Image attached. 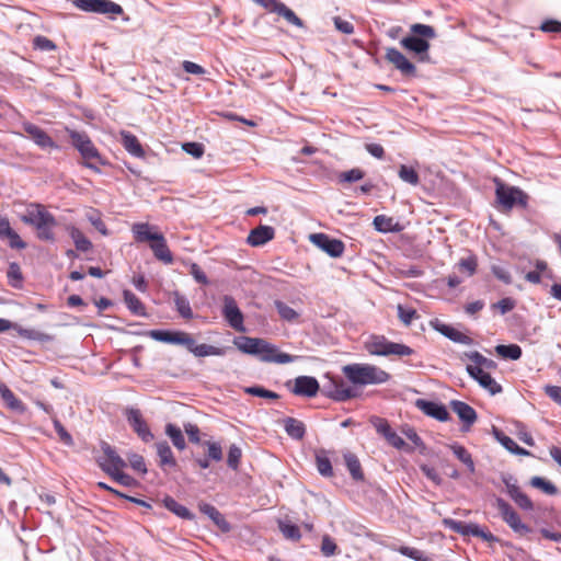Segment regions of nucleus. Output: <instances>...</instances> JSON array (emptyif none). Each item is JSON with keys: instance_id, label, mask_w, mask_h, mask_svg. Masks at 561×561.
I'll use <instances>...</instances> for the list:
<instances>
[{"instance_id": "nucleus-1", "label": "nucleus", "mask_w": 561, "mask_h": 561, "mask_svg": "<svg viewBox=\"0 0 561 561\" xmlns=\"http://www.w3.org/2000/svg\"><path fill=\"white\" fill-rule=\"evenodd\" d=\"M343 374L354 385H380L389 380L383 369L369 364H350L343 367Z\"/></svg>"}, {"instance_id": "nucleus-2", "label": "nucleus", "mask_w": 561, "mask_h": 561, "mask_svg": "<svg viewBox=\"0 0 561 561\" xmlns=\"http://www.w3.org/2000/svg\"><path fill=\"white\" fill-rule=\"evenodd\" d=\"M133 232L135 239L138 242H150V249L154 256L165 264H170L173 261L172 254L167 245L163 234L159 232H152L151 227L148 224H135L133 226Z\"/></svg>"}, {"instance_id": "nucleus-3", "label": "nucleus", "mask_w": 561, "mask_h": 561, "mask_svg": "<svg viewBox=\"0 0 561 561\" xmlns=\"http://www.w3.org/2000/svg\"><path fill=\"white\" fill-rule=\"evenodd\" d=\"M365 348L369 354L378 356H410L413 354V350L408 345L390 342L383 335H371L365 342Z\"/></svg>"}, {"instance_id": "nucleus-4", "label": "nucleus", "mask_w": 561, "mask_h": 561, "mask_svg": "<svg viewBox=\"0 0 561 561\" xmlns=\"http://www.w3.org/2000/svg\"><path fill=\"white\" fill-rule=\"evenodd\" d=\"M69 137L72 146L80 152L84 160V165L94 172H100L98 165L93 162H102L101 156L85 133L69 130Z\"/></svg>"}, {"instance_id": "nucleus-5", "label": "nucleus", "mask_w": 561, "mask_h": 561, "mask_svg": "<svg viewBox=\"0 0 561 561\" xmlns=\"http://www.w3.org/2000/svg\"><path fill=\"white\" fill-rule=\"evenodd\" d=\"M495 194L497 203L505 209H511L515 205L526 206L527 195L518 187L504 184L495 179Z\"/></svg>"}, {"instance_id": "nucleus-6", "label": "nucleus", "mask_w": 561, "mask_h": 561, "mask_svg": "<svg viewBox=\"0 0 561 561\" xmlns=\"http://www.w3.org/2000/svg\"><path fill=\"white\" fill-rule=\"evenodd\" d=\"M77 8L85 12L118 15L123 8L111 0H73Z\"/></svg>"}, {"instance_id": "nucleus-7", "label": "nucleus", "mask_w": 561, "mask_h": 561, "mask_svg": "<svg viewBox=\"0 0 561 561\" xmlns=\"http://www.w3.org/2000/svg\"><path fill=\"white\" fill-rule=\"evenodd\" d=\"M496 508L499 510L503 520L518 535L524 536L530 531V528L522 523L518 514L503 499L496 500Z\"/></svg>"}, {"instance_id": "nucleus-8", "label": "nucleus", "mask_w": 561, "mask_h": 561, "mask_svg": "<svg viewBox=\"0 0 561 561\" xmlns=\"http://www.w3.org/2000/svg\"><path fill=\"white\" fill-rule=\"evenodd\" d=\"M101 449L104 454L103 458L98 460L100 468L107 474H111L126 467V461L116 453V450L107 443L102 442Z\"/></svg>"}, {"instance_id": "nucleus-9", "label": "nucleus", "mask_w": 561, "mask_h": 561, "mask_svg": "<svg viewBox=\"0 0 561 561\" xmlns=\"http://www.w3.org/2000/svg\"><path fill=\"white\" fill-rule=\"evenodd\" d=\"M255 356L262 362L276 364L293 363L297 358V356L280 352L275 345L265 340L262 341V345L259 346V352Z\"/></svg>"}, {"instance_id": "nucleus-10", "label": "nucleus", "mask_w": 561, "mask_h": 561, "mask_svg": "<svg viewBox=\"0 0 561 561\" xmlns=\"http://www.w3.org/2000/svg\"><path fill=\"white\" fill-rule=\"evenodd\" d=\"M21 220L30 226L37 227L39 225H46L47 221L53 224L54 216L46 210L41 204H30L25 213L21 216Z\"/></svg>"}, {"instance_id": "nucleus-11", "label": "nucleus", "mask_w": 561, "mask_h": 561, "mask_svg": "<svg viewBox=\"0 0 561 561\" xmlns=\"http://www.w3.org/2000/svg\"><path fill=\"white\" fill-rule=\"evenodd\" d=\"M149 336L163 343L183 345L185 347H187V344L192 345V335L182 331L151 330Z\"/></svg>"}, {"instance_id": "nucleus-12", "label": "nucleus", "mask_w": 561, "mask_h": 561, "mask_svg": "<svg viewBox=\"0 0 561 561\" xmlns=\"http://www.w3.org/2000/svg\"><path fill=\"white\" fill-rule=\"evenodd\" d=\"M311 241L332 257H340L344 252V243L323 233L310 237Z\"/></svg>"}, {"instance_id": "nucleus-13", "label": "nucleus", "mask_w": 561, "mask_h": 561, "mask_svg": "<svg viewBox=\"0 0 561 561\" xmlns=\"http://www.w3.org/2000/svg\"><path fill=\"white\" fill-rule=\"evenodd\" d=\"M10 329L15 330L19 333V335L27 340L39 342H49L53 340V337L47 333H43L33 329H24L19 324L13 323L7 319H0V333L8 331Z\"/></svg>"}, {"instance_id": "nucleus-14", "label": "nucleus", "mask_w": 561, "mask_h": 561, "mask_svg": "<svg viewBox=\"0 0 561 561\" xmlns=\"http://www.w3.org/2000/svg\"><path fill=\"white\" fill-rule=\"evenodd\" d=\"M224 316L228 323L237 331H244L243 316L237 302L232 297L226 296L224 299Z\"/></svg>"}, {"instance_id": "nucleus-15", "label": "nucleus", "mask_w": 561, "mask_h": 561, "mask_svg": "<svg viewBox=\"0 0 561 561\" xmlns=\"http://www.w3.org/2000/svg\"><path fill=\"white\" fill-rule=\"evenodd\" d=\"M126 417L129 425L144 442H149L153 438L152 433L150 432L146 421L142 419V415L138 409H128L126 411Z\"/></svg>"}, {"instance_id": "nucleus-16", "label": "nucleus", "mask_w": 561, "mask_h": 561, "mask_svg": "<svg viewBox=\"0 0 561 561\" xmlns=\"http://www.w3.org/2000/svg\"><path fill=\"white\" fill-rule=\"evenodd\" d=\"M386 59L400 70L402 75L413 76L415 73L414 65L397 48H387Z\"/></svg>"}, {"instance_id": "nucleus-17", "label": "nucleus", "mask_w": 561, "mask_h": 561, "mask_svg": "<svg viewBox=\"0 0 561 561\" xmlns=\"http://www.w3.org/2000/svg\"><path fill=\"white\" fill-rule=\"evenodd\" d=\"M400 44L408 50L415 53L419 55L420 61H428L430 56L427 50L430 48V43L421 38L419 36H407L400 41Z\"/></svg>"}, {"instance_id": "nucleus-18", "label": "nucleus", "mask_w": 561, "mask_h": 561, "mask_svg": "<svg viewBox=\"0 0 561 561\" xmlns=\"http://www.w3.org/2000/svg\"><path fill=\"white\" fill-rule=\"evenodd\" d=\"M468 374L478 381V383L491 394H496L502 391V387L491 377L488 371L480 370L476 367H467Z\"/></svg>"}, {"instance_id": "nucleus-19", "label": "nucleus", "mask_w": 561, "mask_h": 561, "mask_svg": "<svg viewBox=\"0 0 561 561\" xmlns=\"http://www.w3.org/2000/svg\"><path fill=\"white\" fill-rule=\"evenodd\" d=\"M324 391L339 401H345L354 397V390L347 387L342 379L330 378V383L324 386Z\"/></svg>"}, {"instance_id": "nucleus-20", "label": "nucleus", "mask_w": 561, "mask_h": 561, "mask_svg": "<svg viewBox=\"0 0 561 561\" xmlns=\"http://www.w3.org/2000/svg\"><path fill=\"white\" fill-rule=\"evenodd\" d=\"M24 131L27 134V136L41 148L48 149V148H56L55 141L38 126L26 123L23 125Z\"/></svg>"}, {"instance_id": "nucleus-21", "label": "nucleus", "mask_w": 561, "mask_h": 561, "mask_svg": "<svg viewBox=\"0 0 561 561\" xmlns=\"http://www.w3.org/2000/svg\"><path fill=\"white\" fill-rule=\"evenodd\" d=\"M293 391L298 396L314 397L319 391V382L314 377L299 376L295 379Z\"/></svg>"}, {"instance_id": "nucleus-22", "label": "nucleus", "mask_w": 561, "mask_h": 561, "mask_svg": "<svg viewBox=\"0 0 561 561\" xmlns=\"http://www.w3.org/2000/svg\"><path fill=\"white\" fill-rule=\"evenodd\" d=\"M374 425L376 431L381 434L391 446L397 449H402L405 447V442L403 438L391 430L389 423L386 420L378 419Z\"/></svg>"}, {"instance_id": "nucleus-23", "label": "nucleus", "mask_w": 561, "mask_h": 561, "mask_svg": "<svg viewBox=\"0 0 561 561\" xmlns=\"http://www.w3.org/2000/svg\"><path fill=\"white\" fill-rule=\"evenodd\" d=\"M274 233V228L270 226H259L250 231L247 241L252 247H260L272 240Z\"/></svg>"}, {"instance_id": "nucleus-24", "label": "nucleus", "mask_w": 561, "mask_h": 561, "mask_svg": "<svg viewBox=\"0 0 561 561\" xmlns=\"http://www.w3.org/2000/svg\"><path fill=\"white\" fill-rule=\"evenodd\" d=\"M416 405L426 414L438 421H447L449 413L443 404L431 401L417 400Z\"/></svg>"}, {"instance_id": "nucleus-25", "label": "nucleus", "mask_w": 561, "mask_h": 561, "mask_svg": "<svg viewBox=\"0 0 561 561\" xmlns=\"http://www.w3.org/2000/svg\"><path fill=\"white\" fill-rule=\"evenodd\" d=\"M443 524L445 527L460 535H471L474 537L480 535V527L477 524H466L451 518H444Z\"/></svg>"}, {"instance_id": "nucleus-26", "label": "nucleus", "mask_w": 561, "mask_h": 561, "mask_svg": "<svg viewBox=\"0 0 561 561\" xmlns=\"http://www.w3.org/2000/svg\"><path fill=\"white\" fill-rule=\"evenodd\" d=\"M450 407L458 417L468 426L477 421V413L472 407L462 401H451Z\"/></svg>"}, {"instance_id": "nucleus-27", "label": "nucleus", "mask_w": 561, "mask_h": 561, "mask_svg": "<svg viewBox=\"0 0 561 561\" xmlns=\"http://www.w3.org/2000/svg\"><path fill=\"white\" fill-rule=\"evenodd\" d=\"M198 508L203 514L207 515L222 531L230 530V524L215 506L208 503H201Z\"/></svg>"}, {"instance_id": "nucleus-28", "label": "nucleus", "mask_w": 561, "mask_h": 561, "mask_svg": "<svg viewBox=\"0 0 561 561\" xmlns=\"http://www.w3.org/2000/svg\"><path fill=\"white\" fill-rule=\"evenodd\" d=\"M191 353H193L196 357H205V356H222L225 355V350L221 347L208 345V344H196L195 340L192 337V345L187 344L186 347Z\"/></svg>"}, {"instance_id": "nucleus-29", "label": "nucleus", "mask_w": 561, "mask_h": 561, "mask_svg": "<svg viewBox=\"0 0 561 561\" xmlns=\"http://www.w3.org/2000/svg\"><path fill=\"white\" fill-rule=\"evenodd\" d=\"M373 224L375 229L380 232H400L403 229L399 221L385 215L376 216Z\"/></svg>"}, {"instance_id": "nucleus-30", "label": "nucleus", "mask_w": 561, "mask_h": 561, "mask_svg": "<svg viewBox=\"0 0 561 561\" xmlns=\"http://www.w3.org/2000/svg\"><path fill=\"white\" fill-rule=\"evenodd\" d=\"M157 455L159 457L160 467H175L176 460L167 442H158L156 444Z\"/></svg>"}, {"instance_id": "nucleus-31", "label": "nucleus", "mask_w": 561, "mask_h": 561, "mask_svg": "<svg viewBox=\"0 0 561 561\" xmlns=\"http://www.w3.org/2000/svg\"><path fill=\"white\" fill-rule=\"evenodd\" d=\"M0 394L10 410L19 413L25 412V405L23 402L19 400L4 383H0Z\"/></svg>"}, {"instance_id": "nucleus-32", "label": "nucleus", "mask_w": 561, "mask_h": 561, "mask_svg": "<svg viewBox=\"0 0 561 561\" xmlns=\"http://www.w3.org/2000/svg\"><path fill=\"white\" fill-rule=\"evenodd\" d=\"M343 457H344L345 466H346L351 477L355 481H363L364 472H363L362 465H360L357 456L354 455L353 453L347 451L344 454Z\"/></svg>"}, {"instance_id": "nucleus-33", "label": "nucleus", "mask_w": 561, "mask_h": 561, "mask_svg": "<svg viewBox=\"0 0 561 561\" xmlns=\"http://www.w3.org/2000/svg\"><path fill=\"white\" fill-rule=\"evenodd\" d=\"M496 440L505 447L508 451L519 456H529L530 453L522 447H519L511 437L506 436L499 430L493 431Z\"/></svg>"}, {"instance_id": "nucleus-34", "label": "nucleus", "mask_w": 561, "mask_h": 561, "mask_svg": "<svg viewBox=\"0 0 561 561\" xmlns=\"http://www.w3.org/2000/svg\"><path fill=\"white\" fill-rule=\"evenodd\" d=\"M121 137L122 145L130 154L135 157L144 156V149L135 135L130 134L129 131H122Z\"/></svg>"}, {"instance_id": "nucleus-35", "label": "nucleus", "mask_w": 561, "mask_h": 561, "mask_svg": "<svg viewBox=\"0 0 561 561\" xmlns=\"http://www.w3.org/2000/svg\"><path fill=\"white\" fill-rule=\"evenodd\" d=\"M466 356L468 357L469 360L473 363L472 365H468L467 367H476L484 371L496 368V363L493 359L484 357L477 351L467 353Z\"/></svg>"}, {"instance_id": "nucleus-36", "label": "nucleus", "mask_w": 561, "mask_h": 561, "mask_svg": "<svg viewBox=\"0 0 561 561\" xmlns=\"http://www.w3.org/2000/svg\"><path fill=\"white\" fill-rule=\"evenodd\" d=\"M163 505L167 510L175 514L176 516L192 520L194 518V515L183 505L178 503L173 497L165 496L163 499Z\"/></svg>"}, {"instance_id": "nucleus-37", "label": "nucleus", "mask_w": 561, "mask_h": 561, "mask_svg": "<svg viewBox=\"0 0 561 561\" xmlns=\"http://www.w3.org/2000/svg\"><path fill=\"white\" fill-rule=\"evenodd\" d=\"M263 339L243 336L239 341H236L238 350L245 354L256 355L259 346L262 345Z\"/></svg>"}, {"instance_id": "nucleus-38", "label": "nucleus", "mask_w": 561, "mask_h": 561, "mask_svg": "<svg viewBox=\"0 0 561 561\" xmlns=\"http://www.w3.org/2000/svg\"><path fill=\"white\" fill-rule=\"evenodd\" d=\"M69 234L75 242L77 250L87 252L92 248L90 240L75 226L68 227Z\"/></svg>"}, {"instance_id": "nucleus-39", "label": "nucleus", "mask_w": 561, "mask_h": 561, "mask_svg": "<svg viewBox=\"0 0 561 561\" xmlns=\"http://www.w3.org/2000/svg\"><path fill=\"white\" fill-rule=\"evenodd\" d=\"M286 433L295 439H301L305 435V425L301 421L294 417H287L284 420Z\"/></svg>"}, {"instance_id": "nucleus-40", "label": "nucleus", "mask_w": 561, "mask_h": 561, "mask_svg": "<svg viewBox=\"0 0 561 561\" xmlns=\"http://www.w3.org/2000/svg\"><path fill=\"white\" fill-rule=\"evenodd\" d=\"M124 301L128 309L136 316H145V306L130 290H124Z\"/></svg>"}, {"instance_id": "nucleus-41", "label": "nucleus", "mask_w": 561, "mask_h": 561, "mask_svg": "<svg viewBox=\"0 0 561 561\" xmlns=\"http://www.w3.org/2000/svg\"><path fill=\"white\" fill-rule=\"evenodd\" d=\"M165 434L170 437L172 440V444L180 450H183L186 446L185 438L183 436V433L181 428L175 426L174 424H167L165 426Z\"/></svg>"}, {"instance_id": "nucleus-42", "label": "nucleus", "mask_w": 561, "mask_h": 561, "mask_svg": "<svg viewBox=\"0 0 561 561\" xmlns=\"http://www.w3.org/2000/svg\"><path fill=\"white\" fill-rule=\"evenodd\" d=\"M495 351L501 357L512 360H517L522 356V348L517 344L497 345Z\"/></svg>"}, {"instance_id": "nucleus-43", "label": "nucleus", "mask_w": 561, "mask_h": 561, "mask_svg": "<svg viewBox=\"0 0 561 561\" xmlns=\"http://www.w3.org/2000/svg\"><path fill=\"white\" fill-rule=\"evenodd\" d=\"M398 175L403 182L412 186H416L420 183V176L412 167L401 164L399 167Z\"/></svg>"}, {"instance_id": "nucleus-44", "label": "nucleus", "mask_w": 561, "mask_h": 561, "mask_svg": "<svg viewBox=\"0 0 561 561\" xmlns=\"http://www.w3.org/2000/svg\"><path fill=\"white\" fill-rule=\"evenodd\" d=\"M316 463L321 476L331 477L333 474L331 461L323 451L317 454Z\"/></svg>"}, {"instance_id": "nucleus-45", "label": "nucleus", "mask_w": 561, "mask_h": 561, "mask_svg": "<svg viewBox=\"0 0 561 561\" xmlns=\"http://www.w3.org/2000/svg\"><path fill=\"white\" fill-rule=\"evenodd\" d=\"M57 226V221L54 218V222L50 224L47 221L46 225H39L36 227L37 238L43 241H55V233L53 229Z\"/></svg>"}, {"instance_id": "nucleus-46", "label": "nucleus", "mask_w": 561, "mask_h": 561, "mask_svg": "<svg viewBox=\"0 0 561 561\" xmlns=\"http://www.w3.org/2000/svg\"><path fill=\"white\" fill-rule=\"evenodd\" d=\"M275 307L283 320L294 322L298 319V312L283 301H275Z\"/></svg>"}, {"instance_id": "nucleus-47", "label": "nucleus", "mask_w": 561, "mask_h": 561, "mask_svg": "<svg viewBox=\"0 0 561 561\" xmlns=\"http://www.w3.org/2000/svg\"><path fill=\"white\" fill-rule=\"evenodd\" d=\"M174 304H175L176 310L183 318L191 319L193 317V312H192L190 302L184 296H182L180 294H175Z\"/></svg>"}, {"instance_id": "nucleus-48", "label": "nucleus", "mask_w": 561, "mask_h": 561, "mask_svg": "<svg viewBox=\"0 0 561 561\" xmlns=\"http://www.w3.org/2000/svg\"><path fill=\"white\" fill-rule=\"evenodd\" d=\"M530 485L540 489L542 492L549 495H554L558 492L554 484L541 477H533L530 480Z\"/></svg>"}, {"instance_id": "nucleus-49", "label": "nucleus", "mask_w": 561, "mask_h": 561, "mask_svg": "<svg viewBox=\"0 0 561 561\" xmlns=\"http://www.w3.org/2000/svg\"><path fill=\"white\" fill-rule=\"evenodd\" d=\"M397 310L400 321L407 327H409L414 319L419 318L414 308H405L402 305H398Z\"/></svg>"}, {"instance_id": "nucleus-50", "label": "nucleus", "mask_w": 561, "mask_h": 561, "mask_svg": "<svg viewBox=\"0 0 561 561\" xmlns=\"http://www.w3.org/2000/svg\"><path fill=\"white\" fill-rule=\"evenodd\" d=\"M244 392L251 396L261 397L265 399L276 400L279 398L278 393L267 390L261 386H252L244 388Z\"/></svg>"}, {"instance_id": "nucleus-51", "label": "nucleus", "mask_w": 561, "mask_h": 561, "mask_svg": "<svg viewBox=\"0 0 561 561\" xmlns=\"http://www.w3.org/2000/svg\"><path fill=\"white\" fill-rule=\"evenodd\" d=\"M279 529H280L282 534L284 535V537L287 539L297 541L301 537L300 530L296 525L280 522Z\"/></svg>"}, {"instance_id": "nucleus-52", "label": "nucleus", "mask_w": 561, "mask_h": 561, "mask_svg": "<svg viewBox=\"0 0 561 561\" xmlns=\"http://www.w3.org/2000/svg\"><path fill=\"white\" fill-rule=\"evenodd\" d=\"M33 47L42 51L55 50L56 44L46 36L37 35L33 39Z\"/></svg>"}, {"instance_id": "nucleus-53", "label": "nucleus", "mask_w": 561, "mask_h": 561, "mask_svg": "<svg viewBox=\"0 0 561 561\" xmlns=\"http://www.w3.org/2000/svg\"><path fill=\"white\" fill-rule=\"evenodd\" d=\"M87 218L100 233H102L103 236H107V228L96 210H91L90 213H88Z\"/></svg>"}, {"instance_id": "nucleus-54", "label": "nucleus", "mask_w": 561, "mask_h": 561, "mask_svg": "<svg viewBox=\"0 0 561 561\" xmlns=\"http://www.w3.org/2000/svg\"><path fill=\"white\" fill-rule=\"evenodd\" d=\"M276 13L282 15L290 24H294L297 26L302 25L301 20L296 15V13L291 9L286 7L283 2Z\"/></svg>"}, {"instance_id": "nucleus-55", "label": "nucleus", "mask_w": 561, "mask_h": 561, "mask_svg": "<svg viewBox=\"0 0 561 561\" xmlns=\"http://www.w3.org/2000/svg\"><path fill=\"white\" fill-rule=\"evenodd\" d=\"M411 32L419 37L422 36L425 38H434L436 36L434 27L426 24H413L411 26Z\"/></svg>"}, {"instance_id": "nucleus-56", "label": "nucleus", "mask_w": 561, "mask_h": 561, "mask_svg": "<svg viewBox=\"0 0 561 561\" xmlns=\"http://www.w3.org/2000/svg\"><path fill=\"white\" fill-rule=\"evenodd\" d=\"M241 456H242L241 449L237 445H231L229 447L228 458H227L228 466L231 469L236 470L239 466Z\"/></svg>"}, {"instance_id": "nucleus-57", "label": "nucleus", "mask_w": 561, "mask_h": 561, "mask_svg": "<svg viewBox=\"0 0 561 561\" xmlns=\"http://www.w3.org/2000/svg\"><path fill=\"white\" fill-rule=\"evenodd\" d=\"M477 265V259L474 256H469L459 261L458 268L461 272H466L468 276H472L476 273Z\"/></svg>"}, {"instance_id": "nucleus-58", "label": "nucleus", "mask_w": 561, "mask_h": 561, "mask_svg": "<svg viewBox=\"0 0 561 561\" xmlns=\"http://www.w3.org/2000/svg\"><path fill=\"white\" fill-rule=\"evenodd\" d=\"M515 428H516L515 434L520 442H523L524 444H526L528 446L535 445V442L525 425H523L519 422H516Z\"/></svg>"}, {"instance_id": "nucleus-59", "label": "nucleus", "mask_w": 561, "mask_h": 561, "mask_svg": "<svg viewBox=\"0 0 561 561\" xmlns=\"http://www.w3.org/2000/svg\"><path fill=\"white\" fill-rule=\"evenodd\" d=\"M365 173L364 171H362L360 169L358 168H354L352 170H348V171H345V172H342L340 175H339V179L341 182H356V181H359L364 178Z\"/></svg>"}, {"instance_id": "nucleus-60", "label": "nucleus", "mask_w": 561, "mask_h": 561, "mask_svg": "<svg viewBox=\"0 0 561 561\" xmlns=\"http://www.w3.org/2000/svg\"><path fill=\"white\" fill-rule=\"evenodd\" d=\"M127 459L129 461L130 467L138 472L146 473L147 468L145 463V459L142 456L138 454H128Z\"/></svg>"}, {"instance_id": "nucleus-61", "label": "nucleus", "mask_w": 561, "mask_h": 561, "mask_svg": "<svg viewBox=\"0 0 561 561\" xmlns=\"http://www.w3.org/2000/svg\"><path fill=\"white\" fill-rule=\"evenodd\" d=\"M491 271L493 275L505 284L512 283V276L504 265H492Z\"/></svg>"}, {"instance_id": "nucleus-62", "label": "nucleus", "mask_w": 561, "mask_h": 561, "mask_svg": "<svg viewBox=\"0 0 561 561\" xmlns=\"http://www.w3.org/2000/svg\"><path fill=\"white\" fill-rule=\"evenodd\" d=\"M515 306L516 301L511 297H506L493 304L492 308L499 309L502 314H505L512 311L515 308Z\"/></svg>"}, {"instance_id": "nucleus-63", "label": "nucleus", "mask_w": 561, "mask_h": 561, "mask_svg": "<svg viewBox=\"0 0 561 561\" xmlns=\"http://www.w3.org/2000/svg\"><path fill=\"white\" fill-rule=\"evenodd\" d=\"M54 427H55L60 440L64 444H66L67 446L73 445V439H72L71 435L66 431V428L62 426V424L57 419L54 420Z\"/></svg>"}, {"instance_id": "nucleus-64", "label": "nucleus", "mask_w": 561, "mask_h": 561, "mask_svg": "<svg viewBox=\"0 0 561 561\" xmlns=\"http://www.w3.org/2000/svg\"><path fill=\"white\" fill-rule=\"evenodd\" d=\"M398 551L415 561H427V559L423 557V552L419 549L403 546L400 547Z\"/></svg>"}]
</instances>
